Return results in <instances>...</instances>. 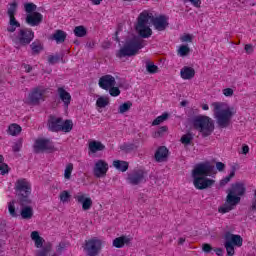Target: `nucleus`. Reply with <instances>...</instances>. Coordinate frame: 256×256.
<instances>
[{"label":"nucleus","mask_w":256,"mask_h":256,"mask_svg":"<svg viewBox=\"0 0 256 256\" xmlns=\"http://www.w3.org/2000/svg\"><path fill=\"white\" fill-rule=\"evenodd\" d=\"M245 191H247V189L243 183L237 182L232 184L231 188L227 191L226 201L218 208V212L225 215V213L233 211V209L241 203V197L245 195Z\"/></svg>","instance_id":"1"},{"label":"nucleus","mask_w":256,"mask_h":256,"mask_svg":"<svg viewBox=\"0 0 256 256\" xmlns=\"http://www.w3.org/2000/svg\"><path fill=\"white\" fill-rule=\"evenodd\" d=\"M143 47H145V40L138 36L128 38L125 40L123 46L116 52V57L118 59H123V57H135Z\"/></svg>","instance_id":"2"},{"label":"nucleus","mask_w":256,"mask_h":256,"mask_svg":"<svg viewBox=\"0 0 256 256\" xmlns=\"http://www.w3.org/2000/svg\"><path fill=\"white\" fill-rule=\"evenodd\" d=\"M212 107H213L215 119L219 127H222L223 129L225 127H229V123H231V119L233 118V115L237 113L235 108L228 107L226 109H223V104L221 102L212 103Z\"/></svg>","instance_id":"3"},{"label":"nucleus","mask_w":256,"mask_h":256,"mask_svg":"<svg viewBox=\"0 0 256 256\" xmlns=\"http://www.w3.org/2000/svg\"><path fill=\"white\" fill-rule=\"evenodd\" d=\"M47 127L51 133H71L73 131V120H63L61 117L50 115L48 117Z\"/></svg>","instance_id":"4"},{"label":"nucleus","mask_w":256,"mask_h":256,"mask_svg":"<svg viewBox=\"0 0 256 256\" xmlns=\"http://www.w3.org/2000/svg\"><path fill=\"white\" fill-rule=\"evenodd\" d=\"M192 125L198 133H201L202 137H209L215 131V124L209 116H195L192 120Z\"/></svg>","instance_id":"5"},{"label":"nucleus","mask_w":256,"mask_h":256,"mask_svg":"<svg viewBox=\"0 0 256 256\" xmlns=\"http://www.w3.org/2000/svg\"><path fill=\"white\" fill-rule=\"evenodd\" d=\"M10 37L16 49H19V47H27L31 44V41L35 39V32L31 28H22Z\"/></svg>","instance_id":"6"},{"label":"nucleus","mask_w":256,"mask_h":256,"mask_svg":"<svg viewBox=\"0 0 256 256\" xmlns=\"http://www.w3.org/2000/svg\"><path fill=\"white\" fill-rule=\"evenodd\" d=\"M15 189L19 195L20 205H30L31 183L25 178L18 179L15 183Z\"/></svg>","instance_id":"7"},{"label":"nucleus","mask_w":256,"mask_h":256,"mask_svg":"<svg viewBox=\"0 0 256 256\" xmlns=\"http://www.w3.org/2000/svg\"><path fill=\"white\" fill-rule=\"evenodd\" d=\"M149 23V11H142L137 19L136 31L142 37V39H149L153 35V30L147 26Z\"/></svg>","instance_id":"8"},{"label":"nucleus","mask_w":256,"mask_h":256,"mask_svg":"<svg viewBox=\"0 0 256 256\" xmlns=\"http://www.w3.org/2000/svg\"><path fill=\"white\" fill-rule=\"evenodd\" d=\"M224 239H225L224 247L227 251L228 256L235 255V247H243V238L241 237V235L227 232L225 234Z\"/></svg>","instance_id":"9"},{"label":"nucleus","mask_w":256,"mask_h":256,"mask_svg":"<svg viewBox=\"0 0 256 256\" xmlns=\"http://www.w3.org/2000/svg\"><path fill=\"white\" fill-rule=\"evenodd\" d=\"M101 249H103V240L97 237L85 240L83 245V250L87 256H97L101 253Z\"/></svg>","instance_id":"10"},{"label":"nucleus","mask_w":256,"mask_h":256,"mask_svg":"<svg viewBox=\"0 0 256 256\" xmlns=\"http://www.w3.org/2000/svg\"><path fill=\"white\" fill-rule=\"evenodd\" d=\"M126 181L129 185L133 186L147 183V172L143 168H136L128 173Z\"/></svg>","instance_id":"11"},{"label":"nucleus","mask_w":256,"mask_h":256,"mask_svg":"<svg viewBox=\"0 0 256 256\" xmlns=\"http://www.w3.org/2000/svg\"><path fill=\"white\" fill-rule=\"evenodd\" d=\"M45 95H47V88L43 86L32 88L27 98L29 105H40L45 101Z\"/></svg>","instance_id":"12"},{"label":"nucleus","mask_w":256,"mask_h":256,"mask_svg":"<svg viewBox=\"0 0 256 256\" xmlns=\"http://www.w3.org/2000/svg\"><path fill=\"white\" fill-rule=\"evenodd\" d=\"M148 17L156 31H165L169 27V18L165 15L155 17L153 13L148 12Z\"/></svg>","instance_id":"13"},{"label":"nucleus","mask_w":256,"mask_h":256,"mask_svg":"<svg viewBox=\"0 0 256 256\" xmlns=\"http://www.w3.org/2000/svg\"><path fill=\"white\" fill-rule=\"evenodd\" d=\"M109 172V163L104 159H98L94 162L93 175L96 179H101V177H106Z\"/></svg>","instance_id":"14"},{"label":"nucleus","mask_w":256,"mask_h":256,"mask_svg":"<svg viewBox=\"0 0 256 256\" xmlns=\"http://www.w3.org/2000/svg\"><path fill=\"white\" fill-rule=\"evenodd\" d=\"M215 166L209 163L198 164L192 171V177H209L213 173Z\"/></svg>","instance_id":"15"},{"label":"nucleus","mask_w":256,"mask_h":256,"mask_svg":"<svg viewBox=\"0 0 256 256\" xmlns=\"http://www.w3.org/2000/svg\"><path fill=\"white\" fill-rule=\"evenodd\" d=\"M193 179L194 187L199 191L212 187L215 183V180L209 179L207 176H193Z\"/></svg>","instance_id":"16"},{"label":"nucleus","mask_w":256,"mask_h":256,"mask_svg":"<svg viewBox=\"0 0 256 256\" xmlns=\"http://www.w3.org/2000/svg\"><path fill=\"white\" fill-rule=\"evenodd\" d=\"M76 202L82 205L83 211H89L91 207H93V200L89 197L88 194L83 192H79L77 195L74 196Z\"/></svg>","instance_id":"17"},{"label":"nucleus","mask_w":256,"mask_h":256,"mask_svg":"<svg viewBox=\"0 0 256 256\" xmlns=\"http://www.w3.org/2000/svg\"><path fill=\"white\" fill-rule=\"evenodd\" d=\"M43 151H53V144L49 139L40 138L34 142V152L43 153Z\"/></svg>","instance_id":"18"},{"label":"nucleus","mask_w":256,"mask_h":256,"mask_svg":"<svg viewBox=\"0 0 256 256\" xmlns=\"http://www.w3.org/2000/svg\"><path fill=\"white\" fill-rule=\"evenodd\" d=\"M98 85L100 89H104V91H109L111 87H115L117 85V80L111 74H106L99 78Z\"/></svg>","instance_id":"19"},{"label":"nucleus","mask_w":256,"mask_h":256,"mask_svg":"<svg viewBox=\"0 0 256 256\" xmlns=\"http://www.w3.org/2000/svg\"><path fill=\"white\" fill-rule=\"evenodd\" d=\"M131 241H133V237L131 235H121L113 240L112 245L116 249H123L124 246L129 247L131 245Z\"/></svg>","instance_id":"20"},{"label":"nucleus","mask_w":256,"mask_h":256,"mask_svg":"<svg viewBox=\"0 0 256 256\" xmlns=\"http://www.w3.org/2000/svg\"><path fill=\"white\" fill-rule=\"evenodd\" d=\"M26 23L30 27H37L43 23V14L40 12H33L26 15Z\"/></svg>","instance_id":"21"},{"label":"nucleus","mask_w":256,"mask_h":256,"mask_svg":"<svg viewBox=\"0 0 256 256\" xmlns=\"http://www.w3.org/2000/svg\"><path fill=\"white\" fill-rule=\"evenodd\" d=\"M99 151H105V144L101 141L92 140L88 143V155H95Z\"/></svg>","instance_id":"22"},{"label":"nucleus","mask_w":256,"mask_h":256,"mask_svg":"<svg viewBox=\"0 0 256 256\" xmlns=\"http://www.w3.org/2000/svg\"><path fill=\"white\" fill-rule=\"evenodd\" d=\"M167 157H169V149L165 146H160L157 148L154 159L157 163H163V161H167Z\"/></svg>","instance_id":"23"},{"label":"nucleus","mask_w":256,"mask_h":256,"mask_svg":"<svg viewBox=\"0 0 256 256\" xmlns=\"http://www.w3.org/2000/svg\"><path fill=\"white\" fill-rule=\"evenodd\" d=\"M58 95L61 101L64 103V107L69 109V105H71V94L65 90L63 87L58 88Z\"/></svg>","instance_id":"24"},{"label":"nucleus","mask_w":256,"mask_h":256,"mask_svg":"<svg viewBox=\"0 0 256 256\" xmlns=\"http://www.w3.org/2000/svg\"><path fill=\"white\" fill-rule=\"evenodd\" d=\"M180 77L184 79V81H189L195 77V69L193 67L184 66L180 70Z\"/></svg>","instance_id":"25"},{"label":"nucleus","mask_w":256,"mask_h":256,"mask_svg":"<svg viewBox=\"0 0 256 256\" xmlns=\"http://www.w3.org/2000/svg\"><path fill=\"white\" fill-rule=\"evenodd\" d=\"M20 206H21L20 215L22 219H25V220L33 219V215H34L33 207L29 206V204L20 205Z\"/></svg>","instance_id":"26"},{"label":"nucleus","mask_w":256,"mask_h":256,"mask_svg":"<svg viewBox=\"0 0 256 256\" xmlns=\"http://www.w3.org/2000/svg\"><path fill=\"white\" fill-rule=\"evenodd\" d=\"M112 165L117 171H121L122 173H125L129 169V162L123 160H114Z\"/></svg>","instance_id":"27"},{"label":"nucleus","mask_w":256,"mask_h":256,"mask_svg":"<svg viewBox=\"0 0 256 256\" xmlns=\"http://www.w3.org/2000/svg\"><path fill=\"white\" fill-rule=\"evenodd\" d=\"M202 251L204 253H211V251H214V253L217 256H223V249L222 248H213V246H211V244H209V243H204L202 245Z\"/></svg>","instance_id":"28"},{"label":"nucleus","mask_w":256,"mask_h":256,"mask_svg":"<svg viewBox=\"0 0 256 256\" xmlns=\"http://www.w3.org/2000/svg\"><path fill=\"white\" fill-rule=\"evenodd\" d=\"M30 237H31L32 241H34L35 247L37 249H41V247H43V243H44L45 240L43 239V237L39 236V232L38 231L31 232V236Z\"/></svg>","instance_id":"29"},{"label":"nucleus","mask_w":256,"mask_h":256,"mask_svg":"<svg viewBox=\"0 0 256 256\" xmlns=\"http://www.w3.org/2000/svg\"><path fill=\"white\" fill-rule=\"evenodd\" d=\"M52 39L56 41V43H65V40L67 39V33L63 30H56V32L53 34Z\"/></svg>","instance_id":"30"},{"label":"nucleus","mask_w":256,"mask_h":256,"mask_svg":"<svg viewBox=\"0 0 256 256\" xmlns=\"http://www.w3.org/2000/svg\"><path fill=\"white\" fill-rule=\"evenodd\" d=\"M30 49L32 51V55H39V53L43 50V44L39 40H35L31 43Z\"/></svg>","instance_id":"31"},{"label":"nucleus","mask_w":256,"mask_h":256,"mask_svg":"<svg viewBox=\"0 0 256 256\" xmlns=\"http://www.w3.org/2000/svg\"><path fill=\"white\" fill-rule=\"evenodd\" d=\"M109 103H110L109 97L100 96L96 100V107H98L99 109H105V107H108Z\"/></svg>","instance_id":"32"},{"label":"nucleus","mask_w":256,"mask_h":256,"mask_svg":"<svg viewBox=\"0 0 256 256\" xmlns=\"http://www.w3.org/2000/svg\"><path fill=\"white\" fill-rule=\"evenodd\" d=\"M22 128L21 126H19V124H11L8 127V135H11L12 137H17V135H19V133H21Z\"/></svg>","instance_id":"33"},{"label":"nucleus","mask_w":256,"mask_h":256,"mask_svg":"<svg viewBox=\"0 0 256 256\" xmlns=\"http://www.w3.org/2000/svg\"><path fill=\"white\" fill-rule=\"evenodd\" d=\"M19 27H21V23L17 19H9L8 33H15Z\"/></svg>","instance_id":"34"},{"label":"nucleus","mask_w":256,"mask_h":256,"mask_svg":"<svg viewBox=\"0 0 256 256\" xmlns=\"http://www.w3.org/2000/svg\"><path fill=\"white\" fill-rule=\"evenodd\" d=\"M131 107H133V103L131 101L124 102L118 107V113L120 115H124V113L131 110Z\"/></svg>","instance_id":"35"},{"label":"nucleus","mask_w":256,"mask_h":256,"mask_svg":"<svg viewBox=\"0 0 256 256\" xmlns=\"http://www.w3.org/2000/svg\"><path fill=\"white\" fill-rule=\"evenodd\" d=\"M180 142L182 143V145H185V146L192 145L193 134L188 132V133L182 135V137L180 138Z\"/></svg>","instance_id":"36"},{"label":"nucleus","mask_w":256,"mask_h":256,"mask_svg":"<svg viewBox=\"0 0 256 256\" xmlns=\"http://www.w3.org/2000/svg\"><path fill=\"white\" fill-rule=\"evenodd\" d=\"M169 119V113L164 112L162 115L156 117L153 122L152 126L155 127L157 125H161L164 121H167Z\"/></svg>","instance_id":"37"},{"label":"nucleus","mask_w":256,"mask_h":256,"mask_svg":"<svg viewBox=\"0 0 256 256\" xmlns=\"http://www.w3.org/2000/svg\"><path fill=\"white\" fill-rule=\"evenodd\" d=\"M17 2H12L8 8V11H7V15L9 17V19H17L15 18V13H17Z\"/></svg>","instance_id":"38"},{"label":"nucleus","mask_w":256,"mask_h":256,"mask_svg":"<svg viewBox=\"0 0 256 256\" xmlns=\"http://www.w3.org/2000/svg\"><path fill=\"white\" fill-rule=\"evenodd\" d=\"M24 10L28 15L31 13H37V5H35L33 2H27L24 4Z\"/></svg>","instance_id":"39"},{"label":"nucleus","mask_w":256,"mask_h":256,"mask_svg":"<svg viewBox=\"0 0 256 256\" xmlns=\"http://www.w3.org/2000/svg\"><path fill=\"white\" fill-rule=\"evenodd\" d=\"M75 37H85L87 35V28L85 26H76L74 28Z\"/></svg>","instance_id":"40"},{"label":"nucleus","mask_w":256,"mask_h":256,"mask_svg":"<svg viewBox=\"0 0 256 256\" xmlns=\"http://www.w3.org/2000/svg\"><path fill=\"white\" fill-rule=\"evenodd\" d=\"M191 53V48L188 45H181L178 49V55L180 57H187Z\"/></svg>","instance_id":"41"},{"label":"nucleus","mask_w":256,"mask_h":256,"mask_svg":"<svg viewBox=\"0 0 256 256\" xmlns=\"http://www.w3.org/2000/svg\"><path fill=\"white\" fill-rule=\"evenodd\" d=\"M146 70L150 73V75H155L157 71H159V67L152 62L146 63Z\"/></svg>","instance_id":"42"},{"label":"nucleus","mask_w":256,"mask_h":256,"mask_svg":"<svg viewBox=\"0 0 256 256\" xmlns=\"http://www.w3.org/2000/svg\"><path fill=\"white\" fill-rule=\"evenodd\" d=\"M8 212L11 217H18L17 211L15 210V200H12L8 203Z\"/></svg>","instance_id":"43"},{"label":"nucleus","mask_w":256,"mask_h":256,"mask_svg":"<svg viewBox=\"0 0 256 256\" xmlns=\"http://www.w3.org/2000/svg\"><path fill=\"white\" fill-rule=\"evenodd\" d=\"M59 199L61 203H67L71 199V193L67 190L60 192Z\"/></svg>","instance_id":"44"},{"label":"nucleus","mask_w":256,"mask_h":256,"mask_svg":"<svg viewBox=\"0 0 256 256\" xmlns=\"http://www.w3.org/2000/svg\"><path fill=\"white\" fill-rule=\"evenodd\" d=\"M72 173H73V163H69L66 165V168L64 170V178L67 180L71 179Z\"/></svg>","instance_id":"45"},{"label":"nucleus","mask_w":256,"mask_h":256,"mask_svg":"<svg viewBox=\"0 0 256 256\" xmlns=\"http://www.w3.org/2000/svg\"><path fill=\"white\" fill-rule=\"evenodd\" d=\"M233 177H235V168L232 169V171L230 172V174L228 176H226L225 178H223L220 181L221 187L227 185V183H229V181H231V179H233Z\"/></svg>","instance_id":"46"},{"label":"nucleus","mask_w":256,"mask_h":256,"mask_svg":"<svg viewBox=\"0 0 256 256\" xmlns=\"http://www.w3.org/2000/svg\"><path fill=\"white\" fill-rule=\"evenodd\" d=\"M51 253V245L44 246L41 250H38L36 255L37 256H47Z\"/></svg>","instance_id":"47"},{"label":"nucleus","mask_w":256,"mask_h":256,"mask_svg":"<svg viewBox=\"0 0 256 256\" xmlns=\"http://www.w3.org/2000/svg\"><path fill=\"white\" fill-rule=\"evenodd\" d=\"M61 59H63V57L59 56V54L50 55L48 56V63H50V65H55V63H59Z\"/></svg>","instance_id":"48"},{"label":"nucleus","mask_w":256,"mask_h":256,"mask_svg":"<svg viewBox=\"0 0 256 256\" xmlns=\"http://www.w3.org/2000/svg\"><path fill=\"white\" fill-rule=\"evenodd\" d=\"M108 91L111 97H119L121 95V90L119 89V87L112 86L108 88Z\"/></svg>","instance_id":"49"},{"label":"nucleus","mask_w":256,"mask_h":256,"mask_svg":"<svg viewBox=\"0 0 256 256\" xmlns=\"http://www.w3.org/2000/svg\"><path fill=\"white\" fill-rule=\"evenodd\" d=\"M181 43H193V36L191 34H184L180 37Z\"/></svg>","instance_id":"50"},{"label":"nucleus","mask_w":256,"mask_h":256,"mask_svg":"<svg viewBox=\"0 0 256 256\" xmlns=\"http://www.w3.org/2000/svg\"><path fill=\"white\" fill-rule=\"evenodd\" d=\"M169 128L167 126H161L158 131L155 133V137H162L165 133H167V130Z\"/></svg>","instance_id":"51"},{"label":"nucleus","mask_w":256,"mask_h":256,"mask_svg":"<svg viewBox=\"0 0 256 256\" xmlns=\"http://www.w3.org/2000/svg\"><path fill=\"white\" fill-rule=\"evenodd\" d=\"M0 171L1 175H7V173H9V165L5 162L0 164Z\"/></svg>","instance_id":"52"},{"label":"nucleus","mask_w":256,"mask_h":256,"mask_svg":"<svg viewBox=\"0 0 256 256\" xmlns=\"http://www.w3.org/2000/svg\"><path fill=\"white\" fill-rule=\"evenodd\" d=\"M233 89L232 88H225L223 89V95L225 97H233Z\"/></svg>","instance_id":"53"},{"label":"nucleus","mask_w":256,"mask_h":256,"mask_svg":"<svg viewBox=\"0 0 256 256\" xmlns=\"http://www.w3.org/2000/svg\"><path fill=\"white\" fill-rule=\"evenodd\" d=\"M216 169L217 171H225V164L223 162H217Z\"/></svg>","instance_id":"54"},{"label":"nucleus","mask_w":256,"mask_h":256,"mask_svg":"<svg viewBox=\"0 0 256 256\" xmlns=\"http://www.w3.org/2000/svg\"><path fill=\"white\" fill-rule=\"evenodd\" d=\"M244 49H245L246 53H248V55L253 53V51H254L253 45H251V44H246Z\"/></svg>","instance_id":"55"},{"label":"nucleus","mask_w":256,"mask_h":256,"mask_svg":"<svg viewBox=\"0 0 256 256\" xmlns=\"http://www.w3.org/2000/svg\"><path fill=\"white\" fill-rule=\"evenodd\" d=\"M12 151H14V153H19V151H21V143H15L12 147Z\"/></svg>","instance_id":"56"},{"label":"nucleus","mask_w":256,"mask_h":256,"mask_svg":"<svg viewBox=\"0 0 256 256\" xmlns=\"http://www.w3.org/2000/svg\"><path fill=\"white\" fill-rule=\"evenodd\" d=\"M191 5H193V7H196L197 9H199V7H201V0H190Z\"/></svg>","instance_id":"57"},{"label":"nucleus","mask_w":256,"mask_h":256,"mask_svg":"<svg viewBox=\"0 0 256 256\" xmlns=\"http://www.w3.org/2000/svg\"><path fill=\"white\" fill-rule=\"evenodd\" d=\"M249 153V145L243 144L242 145V155H247Z\"/></svg>","instance_id":"58"},{"label":"nucleus","mask_w":256,"mask_h":256,"mask_svg":"<svg viewBox=\"0 0 256 256\" xmlns=\"http://www.w3.org/2000/svg\"><path fill=\"white\" fill-rule=\"evenodd\" d=\"M63 249H65V243L61 242L58 246H57V249L56 251L58 253H61L63 251Z\"/></svg>","instance_id":"59"},{"label":"nucleus","mask_w":256,"mask_h":256,"mask_svg":"<svg viewBox=\"0 0 256 256\" xmlns=\"http://www.w3.org/2000/svg\"><path fill=\"white\" fill-rule=\"evenodd\" d=\"M24 69H25L26 73H31L33 68L29 64H24Z\"/></svg>","instance_id":"60"},{"label":"nucleus","mask_w":256,"mask_h":256,"mask_svg":"<svg viewBox=\"0 0 256 256\" xmlns=\"http://www.w3.org/2000/svg\"><path fill=\"white\" fill-rule=\"evenodd\" d=\"M101 1L103 0H92L93 5H101Z\"/></svg>","instance_id":"61"},{"label":"nucleus","mask_w":256,"mask_h":256,"mask_svg":"<svg viewBox=\"0 0 256 256\" xmlns=\"http://www.w3.org/2000/svg\"><path fill=\"white\" fill-rule=\"evenodd\" d=\"M202 109H203V111H209V105L208 104H203Z\"/></svg>","instance_id":"62"},{"label":"nucleus","mask_w":256,"mask_h":256,"mask_svg":"<svg viewBox=\"0 0 256 256\" xmlns=\"http://www.w3.org/2000/svg\"><path fill=\"white\" fill-rule=\"evenodd\" d=\"M252 211H256V199L252 202Z\"/></svg>","instance_id":"63"},{"label":"nucleus","mask_w":256,"mask_h":256,"mask_svg":"<svg viewBox=\"0 0 256 256\" xmlns=\"http://www.w3.org/2000/svg\"><path fill=\"white\" fill-rule=\"evenodd\" d=\"M184 242H185V238H179L178 240L179 245H183Z\"/></svg>","instance_id":"64"}]
</instances>
